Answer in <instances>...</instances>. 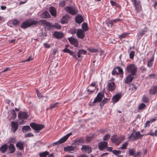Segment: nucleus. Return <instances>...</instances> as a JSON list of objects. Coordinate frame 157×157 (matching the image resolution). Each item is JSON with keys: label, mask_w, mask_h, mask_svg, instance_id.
I'll list each match as a JSON object with an SVG mask.
<instances>
[{"label": "nucleus", "mask_w": 157, "mask_h": 157, "mask_svg": "<svg viewBox=\"0 0 157 157\" xmlns=\"http://www.w3.org/2000/svg\"><path fill=\"white\" fill-rule=\"evenodd\" d=\"M38 23L37 21L29 19L24 22L21 25V27L23 29H25L32 25H35Z\"/></svg>", "instance_id": "1"}, {"label": "nucleus", "mask_w": 157, "mask_h": 157, "mask_svg": "<svg viewBox=\"0 0 157 157\" xmlns=\"http://www.w3.org/2000/svg\"><path fill=\"white\" fill-rule=\"evenodd\" d=\"M124 139L125 137L124 136L117 137L116 136H114L111 138L112 142L116 145L119 144Z\"/></svg>", "instance_id": "2"}, {"label": "nucleus", "mask_w": 157, "mask_h": 157, "mask_svg": "<svg viewBox=\"0 0 157 157\" xmlns=\"http://www.w3.org/2000/svg\"><path fill=\"white\" fill-rule=\"evenodd\" d=\"M133 3L134 6L137 12H139L142 10L141 4L139 0H131Z\"/></svg>", "instance_id": "3"}, {"label": "nucleus", "mask_w": 157, "mask_h": 157, "mask_svg": "<svg viewBox=\"0 0 157 157\" xmlns=\"http://www.w3.org/2000/svg\"><path fill=\"white\" fill-rule=\"evenodd\" d=\"M39 24L44 25L45 26V28L48 30L50 29L53 27L51 24L47 22L45 20H42L40 21L38 23Z\"/></svg>", "instance_id": "4"}, {"label": "nucleus", "mask_w": 157, "mask_h": 157, "mask_svg": "<svg viewBox=\"0 0 157 157\" xmlns=\"http://www.w3.org/2000/svg\"><path fill=\"white\" fill-rule=\"evenodd\" d=\"M127 71L130 74H136L137 71V68L134 64H130L127 67Z\"/></svg>", "instance_id": "5"}, {"label": "nucleus", "mask_w": 157, "mask_h": 157, "mask_svg": "<svg viewBox=\"0 0 157 157\" xmlns=\"http://www.w3.org/2000/svg\"><path fill=\"white\" fill-rule=\"evenodd\" d=\"M65 10L67 12L72 15H75L77 13L78 10L75 7L67 6L65 7Z\"/></svg>", "instance_id": "6"}, {"label": "nucleus", "mask_w": 157, "mask_h": 157, "mask_svg": "<svg viewBox=\"0 0 157 157\" xmlns=\"http://www.w3.org/2000/svg\"><path fill=\"white\" fill-rule=\"evenodd\" d=\"M30 126L33 129L37 131H40L44 127L43 125L35 123H31Z\"/></svg>", "instance_id": "7"}, {"label": "nucleus", "mask_w": 157, "mask_h": 157, "mask_svg": "<svg viewBox=\"0 0 157 157\" xmlns=\"http://www.w3.org/2000/svg\"><path fill=\"white\" fill-rule=\"evenodd\" d=\"M76 35L78 38L82 39L84 37L85 33L82 29H78L76 32Z\"/></svg>", "instance_id": "8"}, {"label": "nucleus", "mask_w": 157, "mask_h": 157, "mask_svg": "<svg viewBox=\"0 0 157 157\" xmlns=\"http://www.w3.org/2000/svg\"><path fill=\"white\" fill-rule=\"evenodd\" d=\"M108 89L110 91L114 90L115 88V84L114 82L109 81L107 84Z\"/></svg>", "instance_id": "9"}, {"label": "nucleus", "mask_w": 157, "mask_h": 157, "mask_svg": "<svg viewBox=\"0 0 157 157\" xmlns=\"http://www.w3.org/2000/svg\"><path fill=\"white\" fill-rule=\"evenodd\" d=\"M69 42L72 44L74 45L75 47H77L78 44L77 40L73 37H71L68 38Z\"/></svg>", "instance_id": "10"}, {"label": "nucleus", "mask_w": 157, "mask_h": 157, "mask_svg": "<svg viewBox=\"0 0 157 157\" xmlns=\"http://www.w3.org/2000/svg\"><path fill=\"white\" fill-rule=\"evenodd\" d=\"M76 149L75 146H70L65 147L64 148V151L69 152L72 153Z\"/></svg>", "instance_id": "11"}, {"label": "nucleus", "mask_w": 157, "mask_h": 157, "mask_svg": "<svg viewBox=\"0 0 157 157\" xmlns=\"http://www.w3.org/2000/svg\"><path fill=\"white\" fill-rule=\"evenodd\" d=\"M82 151L87 153H90L91 152V148L90 147L87 145H83L81 148Z\"/></svg>", "instance_id": "12"}, {"label": "nucleus", "mask_w": 157, "mask_h": 157, "mask_svg": "<svg viewBox=\"0 0 157 157\" xmlns=\"http://www.w3.org/2000/svg\"><path fill=\"white\" fill-rule=\"evenodd\" d=\"M123 73V70L119 67L114 68L112 72L113 74H122Z\"/></svg>", "instance_id": "13"}, {"label": "nucleus", "mask_w": 157, "mask_h": 157, "mask_svg": "<svg viewBox=\"0 0 157 157\" xmlns=\"http://www.w3.org/2000/svg\"><path fill=\"white\" fill-rule=\"evenodd\" d=\"M108 145L107 142L105 141H102L98 144V148L101 150H102L106 147Z\"/></svg>", "instance_id": "14"}, {"label": "nucleus", "mask_w": 157, "mask_h": 157, "mask_svg": "<svg viewBox=\"0 0 157 157\" xmlns=\"http://www.w3.org/2000/svg\"><path fill=\"white\" fill-rule=\"evenodd\" d=\"M103 98L102 94L99 93L97 96L95 98L93 101V103H96L98 102H100Z\"/></svg>", "instance_id": "15"}, {"label": "nucleus", "mask_w": 157, "mask_h": 157, "mask_svg": "<svg viewBox=\"0 0 157 157\" xmlns=\"http://www.w3.org/2000/svg\"><path fill=\"white\" fill-rule=\"evenodd\" d=\"M36 93L39 98L42 101L45 102L48 101V97L47 96H43L37 90H36Z\"/></svg>", "instance_id": "16"}, {"label": "nucleus", "mask_w": 157, "mask_h": 157, "mask_svg": "<svg viewBox=\"0 0 157 157\" xmlns=\"http://www.w3.org/2000/svg\"><path fill=\"white\" fill-rule=\"evenodd\" d=\"M135 75V74H130L128 75L125 80V82L127 84L130 83L134 78Z\"/></svg>", "instance_id": "17"}, {"label": "nucleus", "mask_w": 157, "mask_h": 157, "mask_svg": "<svg viewBox=\"0 0 157 157\" xmlns=\"http://www.w3.org/2000/svg\"><path fill=\"white\" fill-rule=\"evenodd\" d=\"M19 118L20 119H25L27 118L28 115L25 112H20L18 115Z\"/></svg>", "instance_id": "18"}, {"label": "nucleus", "mask_w": 157, "mask_h": 157, "mask_svg": "<svg viewBox=\"0 0 157 157\" xmlns=\"http://www.w3.org/2000/svg\"><path fill=\"white\" fill-rule=\"evenodd\" d=\"M121 97V94H118L115 95L112 98V100L113 102L115 103L117 102Z\"/></svg>", "instance_id": "19"}, {"label": "nucleus", "mask_w": 157, "mask_h": 157, "mask_svg": "<svg viewBox=\"0 0 157 157\" xmlns=\"http://www.w3.org/2000/svg\"><path fill=\"white\" fill-rule=\"evenodd\" d=\"M11 129L13 132H15L18 128V124L17 122L12 121L11 122Z\"/></svg>", "instance_id": "20"}, {"label": "nucleus", "mask_w": 157, "mask_h": 157, "mask_svg": "<svg viewBox=\"0 0 157 157\" xmlns=\"http://www.w3.org/2000/svg\"><path fill=\"white\" fill-rule=\"evenodd\" d=\"M72 135V133L70 132L66 136L61 138L59 140V141L60 142V143L62 144L65 142L66 140L67 139L68 137L71 135Z\"/></svg>", "instance_id": "21"}, {"label": "nucleus", "mask_w": 157, "mask_h": 157, "mask_svg": "<svg viewBox=\"0 0 157 157\" xmlns=\"http://www.w3.org/2000/svg\"><path fill=\"white\" fill-rule=\"evenodd\" d=\"M9 116L10 117L11 119H13L16 117V113L14 110L10 111L8 112Z\"/></svg>", "instance_id": "22"}, {"label": "nucleus", "mask_w": 157, "mask_h": 157, "mask_svg": "<svg viewBox=\"0 0 157 157\" xmlns=\"http://www.w3.org/2000/svg\"><path fill=\"white\" fill-rule=\"evenodd\" d=\"M154 60V54H153L151 58L149 59L147 62V66L149 67H152Z\"/></svg>", "instance_id": "23"}, {"label": "nucleus", "mask_w": 157, "mask_h": 157, "mask_svg": "<svg viewBox=\"0 0 157 157\" xmlns=\"http://www.w3.org/2000/svg\"><path fill=\"white\" fill-rule=\"evenodd\" d=\"M149 92L151 94L157 93V86H154L151 88L149 90Z\"/></svg>", "instance_id": "24"}, {"label": "nucleus", "mask_w": 157, "mask_h": 157, "mask_svg": "<svg viewBox=\"0 0 157 157\" xmlns=\"http://www.w3.org/2000/svg\"><path fill=\"white\" fill-rule=\"evenodd\" d=\"M50 12L51 14L54 17H56V13L55 8L53 7H51L50 8Z\"/></svg>", "instance_id": "25"}, {"label": "nucleus", "mask_w": 157, "mask_h": 157, "mask_svg": "<svg viewBox=\"0 0 157 157\" xmlns=\"http://www.w3.org/2000/svg\"><path fill=\"white\" fill-rule=\"evenodd\" d=\"M54 36L57 38H61L63 36V34L61 32H55L54 34Z\"/></svg>", "instance_id": "26"}, {"label": "nucleus", "mask_w": 157, "mask_h": 157, "mask_svg": "<svg viewBox=\"0 0 157 157\" xmlns=\"http://www.w3.org/2000/svg\"><path fill=\"white\" fill-rule=\"evenodd\" d=\"M23 142L20 141L17 144L16 146L17 149L20 150H22L23 148Z\"/></svg>", "instance_id": "27"}, {"label": "nucleus", "mask_w": 157, "mask_h": 157, "mask_svg": "<svg viewBox=\"0 0 157 157\" xmlns=\"http://www.w3.org/2000/svg\"><path fill=\"white\" fill-rule=\"evenodd\" d=\"M83 21V17L81 15H78L75 18V21L77 23H80L82 22Z\"/></svg>", "instance_id": "28"}, {"label": "nucleus", "mask_w": 157, "mask_h": 157, "mask_svg": "<svg viewBox=\"0 0 157 157\" xmlns=\"http://www.w3.org/2000/svg\"><path fill=\"white\" fill-rule=\"evenodd\" d=\"M113 153L118 157H121L122 155L121 154V151L117 150H114L112 151Z\"/></svg>", "instance_id": "29"}, {"label": "nucleus", "mask_w": 157, "mask_h": 157, "mask_svg": "<svg viewBox=\"0 0 157 157\" xmlns=\"http://www.w3.org/2000/svg\"><path fill=\"white\" fill-rule=\"evenodd\" d=\"M9 151L10 153L14 152L15 150L14 146L12 144H10L8 147Z\"/></svg>", "instance_id": "30"}, {"label": "nucleus", "mask_w": 157, "mask_h": 157, "mask_svg": "<svg viewBox=\"0 0 157 157\" xmlns=\"http://www.w3.org/2000/svg\"><path fill=\"white\" fill-rule=\"evenodd\" d=\"M96 87H93L91 86H89L88 88L87 92L89 94L93 93L96 89Z\"/></svg>", "instance_id": "31"}, {"label": "nucleus", "mask_w": 157, "mask_h": 157, "mask_svg": "<svg viewBox=\"0 0 157 157\" xmlns=\"http://www.w3.org/2000/svg\"><path fill=\"white\" fill-rule=\"evenodd\" d=\"M41 16L43 18H46L49 17L50 15L48 12L45 11L42 14Z\"/></svg>", "instance_id": "32"}, {"label": "nucleus", "mask_w": 157, "mask_h": 157, "mask_svg": "<svg viewBox=\"0 0 157 157\" xmlns=\"http://www.w3.org/2000/svg\"><path fill=\"white\" fill-rule=\"evenodd\" d=\"M8 145L6 144H5L1 146L0 148V150L2 152H5L7 149Z\"/></svg>", "instance_id": "33"}, {"label": "nucleus", "mask_w": 157, "mask_h": 157, "mask_svg": "<svg viewBox=\"0 0 157 157\" xmlns=\"http://www.w3.org/2000/svg\"><path fill=\"white\" fill-rule=\"evenodd\" d=\"M23 132H26L30 131L31 128L29 126H23L22 128Z\"/></svg>", "instance_id": "34"}, {"label": "nucleus", "mask_w": 157, "mask_h": 157, "mask_svg": "<svg viewBox=\"0 0 157 157\" xmlns=\"http://www.w3.org/2000/svg\"><path fill=\"white\" fill-rule=\"evenodd\" d=\"M82 27L83 31H85L88 30V28L87 26V24L86 23H84L82 24Z\"/></svg>", "instance_id": "35"}, {"label": "nucleus", "mask_w": 157, "mask_h": 157, "mask_svg": "<svg viewBox=\"0 0 157 157\" xmlns=\"http://www.w3.org/2000/svg\"><path fill=\"white\" fill-rule=\"evenodd\" d=\"M136 135L135 134V132L132 133L131 135L129 136V138L131 140H134L136 139L137 138L136 136Z\"/></svg>", "instance_id": "36"}, {"label": "nucleus", "mask_w": 157, "mask_h": 157, "mask_svg": "<svg viewBox=\"0 0 157 157\" xmlns=\"http://www.w3.org/2000/svg\"><path fill=\"white\" fill-rule=\"evenodd\" d=\"M10 23L13 25H16L19 24V21L16 19H13L10 21Z\"/></svg>", "instance_id": "37"}, {"label": "nucleus", "mask_w": 157, "mask_h": 157, "mask_svg": "<svg viewBox=\"0 0 157 157\" xmlns=\"http://www.w3.org/2000/svg\"><path fill=\"white\" fill-rule=\"evenodd\" d=\"M84 140L82 138H80L78 139L75 141V143L76 144L78 145L82 143H84Z\"/></svg>", "instance_id": "38"}, {"label": "nucleus", "mask_w": 157, "mask_h": 157, "mask_svg": "<svg viewBox=\"0 0 157 157\" xmlns=\"http://www.w3.org/2000/svg\"><path fill=\"white\" fill-rule=\"evenodd\" d=\"M48 152L46 151L42 153H40V157H46L48 155Z\"/></svg>", "instance_id": "39"}, {"label": "nucleus", "mask_w": 157, "mask_h": 157, "mask_svg": "<svg viewBox=\"0 0 157 157\" xmlns=\"http://www.w3.org/2000/svg\"><path fill=\"white\" fill-rule=\"evenodd\" d=\"M120 20V19H116L114 20H110L109 21V23L111 24L112 25H113L114 23L117 22L119 21Z\"/></svg>", "instance_id": "40"}, {"label": "nucleus", "mask_w": 157, "mask_h": 157, "mask_svg": "<svg viewBox=\"0 0 157 157\" xmlns=\"http://www.w3.org/2000/svg\"><path fill=\"white\" fill-rule=\"evenodd\" d=\"M128 144V143L127 142H125L124 144H122V146L121 147V148L122 149H126Z\"/></svg>", "instance_id": "41"}, {"label": "nucleus", "mask_w": 157, "mask_h": 157, "mask_svg": "<svg viewBox=\"0 0 157 157\" xmlns=\"http://www.w3.org/2000/svg\"><path fill=\"white\" fill-rule=\"evenodd\" d=\"M110 2L113 6H115L116 7H118L119 6V5L116 2H115L113 0H111Z\"/></svg>", "instance_id": "42"}, {"label": "nucleus", "mask_w": 157, "mask_h": 157, "mask_svg": "<svg viewBox=\"0 0 157 157\" xmlns=\"http://www.w3.org/2000/svg\"><path fill=\"white\" fill-rule=\"evenodd\" d=\"M88 50L90 52H92L95 53L97 51V49L94 48H88Z\"/></svg>", "instance_id": "43"}, {"label": "nucleus", "mask_w": 157, "mask_h": 157, "mask_svg": "<svg viewBox=\"0 0 157 157\" xmlns=\"http://www.w3.org/2000/svg\"><path fill=\"white\" fill-rule=\"evenodd\" d=\"M93 138V136L91 135L87 136L86 138V140L87 142H90L91 141Z\"/></svg>", "instance_id": "44"}, {"label": "nucleus", "mask_w": 157, "mask_h": 157, "mask_svg": "<svg viewBox=\"0 0 157 157\" xmlns=\"http://www.w3.org/2000/svg\"><path fill=\"white\" fill-rule=\"evenodd\" d=\"M145 105L141 103L140 105L138 106V109H142L145 108Z\"/></svg>", "instance_id": "45"}, {"label": "nucleus", "mask_w": 157, "mask_h": 157, "mask_svg": "<svg viewBox=\"0 0 157 157\" xmlns=\"http://www.w3.org/2000/svg\"><path fill=\"white\" fill-rule=\"evenodd\" d=\"M58 104V103L57 102L55 104H52L50 105V108L51 109H52L56 106Z\"/></svg>", "instance_id": "46"}, {"label": "nucleus", "mask_w": 157, "mask_h": 157, "mask_svg": "<svg viewBox=\"0 0 157 157\" xmlns=\"http://www.w3.org/2000/svg\"><path fill=\"white\" fill-rule=\"evenodd\" d=\"M135 54V52L133 51H131L129 54L130 58L133 59Z\"/></svg>", "instance_id": "47"}, {"label": "nucleus", "mask_w": 157, "mask_h": 157, "mask_svg": "<svg viewBox=\"0 0 157 157\" xmlns=\"http://www.w3.org/2000/svg\"><path fill=\"white\" fill-rule=\"evenodd\" d=\"M157 133V129H156V130H155L154 132L153 133H148L146 135H150L152 136H156Z\"/></svg>", "instance_id": "48"}, {"label": "nucleus", "mask_w": 157, "mask_h": 157, "mask_svg": "<svg viewBox=\"0 0 157 157\" xmlns=\"http://www.w3.org/2000/svg\"><path fill=\"white\" fill-rule=\"evenodd\" d=\"M137 139L140 138L143 135H141L139 132H137L135 133Z\"/></svg>", "instance_id": "49"}, {"label": "nucleus", "mask_w": 157, "mask_h": 157, "mask_svg": "<svg viewBox=\"0 0 157 157\" xmlns=\"http://www.w3.org/2000/svg\"><path fill=\"white\" fill-rule=\"evenodd\" d=\"M110 137V135L109 134H106L104 137L103 140H107L109 139Z\"/></svg>", "instance_id": "50"}, {"label": "nucleus", "mask_w": 157, "mask_h": 157, "mask_svg": "<svg viewBox=\"0 0 157 157\" xmlns=\"http://www.w3.org/2000/svg\"><path fill=\"white\" fill-rule=\"evenodd\" d=\"M107 99L105 98L100 103V105L102 106L104 105L107 101Z\"/></svg>", "instance_id": "51"}, {"label": "nucleus", "mask_w": 157, "mask_h": 157, "mask_svg": "<svg viewBox=\"0 0 157 157\" xmlns=\"http://www.w3.org/2000/svg\"><path fill=\"white\" fill-rule=\"evenodd\" d=\"M127 35V34L124 33L122 34H121V35H119V38L120 39H121L122 38L125 37Z\"/></svg>", "instance_id": "52"}, {"label": "nucleus", "mask_w": 157, "mask_h": 157, "mask_svg": "<svg viewBox=\"0 0 157 157\" xmlns=\"http://www.w3.org/2000/svg\"><path fill=\"white\" fill-rule=\"evenodd\" d=\"M53 27L59 29H60L61 28V26L57 23L55 24L54 25H53Z\"/></svg>", "instance_id": "53"}, {"label": "nucleus", "mask_w": 157, "mask_h": 157, "mask_svg": "<svg viewBox=\"0 0 157 157\" xmlns=\"http://www.w3.org/2000/svg\"><path fill=\"white\" fill-rule=\"evenodd\" d=\"M33 135L32 133H30L26 134L25 135V137H33Z\"/></svg>", "instance_id": "54"}, {"label": "nucleus", "mask_w": 157, "mask_h": 157, "mask_svg": "<svg viewBox=\"0 0 157 157\" xmlns=\"http://www.w3.org/2000/svg\"><path fill=\"white\" fill-rule=\"evenodd\" d=\"M78 52L81 54H84V55H85L86 54V51L84 50H83V49H81V50H79L78 51Z\"/></svg>", "instance_id": "55"}, {"label": "nucleus", "mask_w": 157, "mask_h": 157, "mask_svg": "<svg viewBox=\"0 0 157 157\" xmlns=\"http://www.w3.org/2000/svg\"><path fill=\"white\" fill-rule=\"evenodd\" d=\"M15 141V139L14 138H10L9 143H14Z\"/></svg>", "instance_id": "56"}, {"label": "nucleus", "mask_w": 157, "mask_h": 157, "mask_svg": "<svg viewBox=\"0 0 157 157\" xmlns=\"http://www.w3.org/2000/svg\"><path fill=\"white\" fill-rule=\"evenodd\" d=\"M33 59L32 56H30L26 60H25L23 61L24 62H29L31 60Z\"/></svg>", "instance_id": "57"}, {"label": "nucleus", "mask_w": 157, "mask_h": 157, "mask_svg": "<svg viewBox=\"0 0 157 157\" xmlns=\"http://www.w3.org/2000/svg\"><path fill=\"white\" fill-rule=\"evenodd\" d=\"M66 17L65 16H63V17L62 20V23L63 24H64L67 22V21L65 19Z\"/></svg>", "instance_id": "58"}, {"label": "nucleus", "mask_w": 157, "mask_h": 157, "mask_svg": "<svg viewBox=\"0 0 157 157\" xmlns=\"http://www.w3.org/2000/svg\"><path fill=\"white\" fill-rule=\"evenodd\" d=\"M65 2L64 1H62L60 2L59 6H64L65 5Z\"/></svg>", "instance_id": "59"}, {"label": "nucleus", "mask_w": 157, "mask_h": 157, "mask_svg": "<svg viewBox=\"0 0 157 157\" xmlns=\"http://www.w3.org/2000/svg\"><path fill=\"white\" fill-rule=\"evenodd\" d=\"M44 45L45 47L47 48H49L51 47V45L50 44L46 43H44Z\"/></svg>", "instance_id": "60"}, {"label": "nucleus", "mask_w": 157, "mask_h": 157, "mask_svg": "<svg viewBox=\"0 0 157 157\" xmlns=\"http://www.w3.org/2000/svg\"><path fill=\"white\" fill-rule=\"evenodd\" d=\"M10 69L9 68H7L6 69H5L4 70L1 71L0 72V73H2L3 72H5L7 71H10Z\"/></svg>", "instance_id": "61"}, {"label": "nucleus", "mask_w": 157, "mask_h": 157, "mask_svg": "<svg viewBox=\"0 0 157 157\" xmlns=\"http://www.w3.org/2000/svg\"><path fill=\"white\" fill-rule=\"evenodd\" d=\"M70 51V50L67 48H65L63 50V51L64 52H67L69 53V52Z\"/></svg>", "instance_id": "62"}, {"label": "nucleus", "mask_w": 157, "mask_h": 157, "mask_svg": "<svg viewBox=\"0 0 157 157\" xmlns=\"http://www.w3.org/2000/svg\"><path fill=\"white\" fill-rule=\"evenodd\" d=\"M150 122H151L150 121H147L145 124V127H146L149 126Z\"/></svg>", "instance_id": "63"}, {"label": "nucleus", "mask_w": 157, "mask_h": 157, "mask_svg": "<svg viewBox=\"0 0 157 157\" xmlns=\"http://www.w3.org/2000/svg\"><path fill=\"white\" fill-rule=\"evenodd\" d=\"M129 152V154L131 155H133L134 154V151L132 150H130Z\"/></svg>", "instance_id": "64"}]
</instances>
